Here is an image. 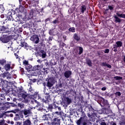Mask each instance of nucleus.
<instances>
[{
  "mask_svg": "<svg viewBox=\"0 0 125 125\" xmlns=\"http://www.w3.org/2000/svg\"><path fill=\"white\" fill-rule=\"evenodd\" d=\"M76 123L77 125H88L87 116L84 112H82V115L79 120L76 121Z\"/></svg>",
  "mask_w": 125,
  "mask_h": 125,
  "instance_id": "1",
  "label": "nucleus"
},
{
  "mask_svg": "<svg viewBox=\"0 0 125 125\" xmlns=\"http://www.w3.org/2000/svg\"><path fill=\"white\" fill-rule=\"evenodd\" d=\"M12 39H13L12 36H8L7 35H4L0 38L1 42H3V43H7V42H9L10 41H11Z\"/></svg>",
  "mask_w": 125,
  "mask_h": 125,
  "instance_id": "2",
  "label": "nucleus"
},
{
  "mask_svg": "<svg viewBox=\"0 0 125 125\" xmlns=\"http://www.w3.org/2000/svg\"><path fill=\"white\" fill-rule=\"evenodd\" d=\"M36 15H37V10L34 9H31L27 16V20L34 19V16H36Z\"/></svg>",
  "mask_w": 125,
  "mask_h": 125,
  "instance_id": "3",
  "label": "nucleus"
},
{
  "mask_svg": "<svg viewBox=\"0 0 125 125\" xmlns=\"http://www.w3.org/2000/svg\"><path fill=\"white\" fill-rule=\"evenodd\" d=\"M101 106L102 107H106V108H108L110 107V105H109V103H108V101L106 100L104 98L101 97Z\"/></svg>",
  "mask_w": 125,
  "mask_h": 125,
  "instance_id": "4",
  "label": "nucleus"
},
{
  "mask_svg": "<svg viewBox=\"0 0 125 125\" xmlns=\"http://www.w3.org/2000/svg\"><path fill=\"white\" fill-rule=\"evenodd\" d=\"M0 86H2V87H8V82L0 78Z\"/></svg>",
  "mask_w": 125,
  "mask_h": 125,
  "instance_id": "5",
  "label": "nucleus"
},
{
  "mask_svg": "<svg viewBox=\"0 0 125 125\" xmlns=\"http://www.w3.org/2000/svg\"><path fill=\"white\" fill-rule=\"evenodd\" d=\"M31 41H32L34 43H38L40 42V38L39 36L37 35H34L31 36L30 38Z\"/></svg>",
  "mask_w": 125,
  "mask_h": 125,
  "instance_id": "6",
  "label": "nucleus"
},
{
  "mask_svg": "<svg viewBox=\"0 0 125 125\" xmlns=\"http://www.w3.org/2000/svg\"><path fill=\"white\" fill-rule=\"evenodd\" d=\"M21 95V96L22 98L23 99V100H22V102L25 104L28 103L30 97H28V95H27L25 93L22 94Z\"/></svg>",
  "mask_w": 125,
  "mask_h": 125,
  "instance_id": "7",
  "label": "nucleus"
},
{
  "mask_svg": "<svg viewBox=\"0 0 125 125\" xmlns=\"http://www.w3.org/2000/svg\"><path fill=\"white\" fill-rule=\"evenodd\" d=\"M20 45V46H21V47H24L25 49H26V50H28V49L30 47V45H29L27 42L23 41L21 42Z\"/></svg>",
  "mask_w": 125,
  "mask_h": 125,
  "instance_id": "8",
  "label": "nucleus"
},
{
  "mask_svg": "<svg viewBox=\"0 0 125 125\" xmlns=\"http://www.w3.org/2000/svg\"><path fill=\"white\" fill-rule=\"evenodd\" d=\"M9 92H10V90H9V89H8V88H7V87H2V89H1L2 93L5 94L6 95H7V94H8Z\"/></svg>",
  "mask_w": 125,
  "mask_h": 125,
  "instance_id": "9",
  "label": "nucleus"
},
{
  "mask_svg": "<svg viewBox=\"0 0 125 125\" xmlns=\"http://www.w3.org/2000/svg\"><path fill=\"white\" fill-rule=\"evenodd\" d=\"M38 53L40 56H42V58H45L46 56V53L43 50H40Z\"/></svg>",
  "mask_w": 125,
  "mask_h": 125,
  "instance_id": "10",
  "label": "nucleus"
},
{
  "mask_svg": "<svg viewBox=\"0 0 125 125\" xmlns=\"http://www.w3.org/2000/svg\"><path fill=\"white\" fill-rule=\"evenodd\" d=\"M5 21H14V19H13V18H12V14L10 13L7 14L6 17Z\"/></svg>",
  "mask_w": 125,
  "mask_h": 125,
  "instance_id": "11",
  "label": "nucleus"
},
{
  "mask_svg": "<svg viewBox=\"0 0 125 125\" xmlns=\"http://www.w3.org/2000/svg\"><path fill=\"white\" fill-rule=\"evenodd\" d=\"M46 81L47 82V87L50 88V87H52L53 86V84L52 83V81L50 79H46Z\"/></svg>",
  "mask_w": 125,
  "mask_h": 125,
  "instance_id": "12",
  "label": "nucleus"
},
{
  "mask_svg": "<svg viewBox=\"0 0 125 125\" xmlns=\"http://www.w3.org/2000/svg\"><path fill=\"white\" fill-rule=\"evenodd\" d=\"M73 40L76 41L77 42H80V41H81V36L78 34L75 33L73 35Z\"/></svg>",
  "mask_w": 125,
  "mask_h": 125,
  "instance_id": "13",
  "label": "nucleus"
},
{
  "mask_svg": "<svg viewBox=\"0 0 125 125\" xmlns=\"http://www.w3.org/2000/svg\"><path fill=\"white\" fill-rule=\"evenodd\" d=\"M53 122L52 124L53 125H60V120L57 118H54L53 120Z\"/></svg>",
  "mask_w": 125,
  "mask_h": 125,
  "instance_id": "14",
  "label": "nucleus"
},
{
  "mask_svg": "<svg viewBox=\"0 0 125 125\" xmlns=\"http://www.w3.org/2000/svg\"><path fill=\"white\" fill-rule=\"evenodd\" d=\"M71 75H72V71L70 70L66 71L64 73V76L66 79H69L71 76Z\"/></svg>",
  "mask_w": 125,
  "mask_h": 125,
  "instance_id": "15",
  "label": "nucleus"
},
{
  "mask_svg": "<svg viewBox=\"0 0 125 125\" xmlns=\"http://www.w3.org/2000/svg\"><path fill=\"white\" fill-rule=\"evenodd\" d=\"M15 30V28L14 27H12L10 29H8L7 30H6L4 33H6V34H13L14 33V31Z\"/></svg>",
  "mask_w": 125,
  "mask_h": 125,
  "instance_id": "16",
  "label": "nucleus"
},
{
  "mask_svg": "<svg viewBox=\"0 0 125 125\" xmlns=\"http://www.w3.org/2000/svg\"><path fill=\"white\" fill-rule=\"evenodd\" d=\"M5 121L4 119H3V115H1L0 116V125H8L6 124H4Z\"/></svg>",
  "mask_w": 125,
  "mask_h": 125,
  "instance_id": "17",
  "label": "nucleus"
},
{
  "mask_svg": "<svg viewBox=\"0 0 125 125\" xmlns=\"http://www.w3.org/2000/svg\"><path fill=\"white\" fill-rule=\"evenodd\" d=\"M31 109H24L23 110H22V112L24 114V116H27V115L29 114H31Z\"/></svg>",
  "mask_w": 125,
  "mask_h": 125,
  "instance_id": "18",
  "label": "nucleus"
},
{
  "mask_svg": "<svg viewBox=\"0 0 125 125\" xmlns=\"http://www.w3.org/2000/svg\"><path fill=\"white\" fill-rule=\"evenodd\" d=\"M11 68V65L9 63L5 64L4 66V69H5V70H6V71H9Z\"/></svg>",
  "mask_w": 125,
  "mask_h": 125,
  "instance_id": "19",
  "label": "nucleus"
},
{
  "mask_svg": "<svg viewBox=\"0 0 125 125\" xmlns=\"http://www.w3.org/2000/svg\"><path fill=\"white\" fill-rule=\"evenodd\" d=\"M32 68H33V66L29 63L25 66V69L28 72H31V71H32L33 69Z\"/></svg>",
  "mask_w": 125,
  "mask_h": 125,
  "instance_id": "20",
  "label": "nucleus"
},
{
  "mask_svg": "<svg viewBox=\"0 0 125 125\" xmlns=\"http://www.w3.org/2000/svg\"><path fill=\"white\" fill-rule=\"evenodd\" d=\"M114 18L115 19L114 22L115 23H120L121 22H122V20H121L120 18H119V17H118V16H114Z\"/></svg>",
  "mask_w": 125,
  "mask_h": 125,
  "instance_id": "21",
  "label": "nucleus"
},
{
  "mask_svg": "<svg viewBox=\"0 0 125 125\" xmlns=\"http://www.w3.org/2000/svg\"><path fill=\"white\" fill-rule=\"evenodd\" d=\"M23 125H31V121L29 119L23 122Z\"/></svg>",
  "mask_w": 125,
  "mask_h": 125,
  "instance_id": "22",
  "label": "nucleus"
},
{
  "mask_svg": "<svg viewBox=\"0 0 125 125\" xmlns=\"http://www.w3.org/2000/svg\"><path fill=\"white\" fill-rule=\"evenodd\" d=\"M86 11V6L84 5H83L81 6V13H84V11Z\"/></svg>",
  "mask_w": 125,
  "mask_h": 125,
  "instance_id": "23",
  "label": "nucleus"
},
{
  "mask_svg": "<svg viewBox=\"0 0 125 125\" xmlns=\"http://www.w3.org/2000/svg\"><path fill=\"white\" fill-rule=\"evenodd\" d=\"M2 76L3 79H5V78H6L8 76H11V75L8 72H5L2 74Z\"/></svg>",
  "mask_w": 125,
  "mask_h": 125,
  "instance_id": "24",
  "label": "nucleus"
},
{
  "mask_svg": "<svg viewBox=\"0 0 125 125\" xmlns=\"http://www.w3.org/2000/svg\"><path fill=\"white\" fill-rule=\"evenodd\" d=\"M42 118L44 121H48V118H49V114L43 115Z\"/></svg>",
  "mask_w": 125,
  "mask_h": 125,
  "instance_id": "25",
  "label": "nucleus"
},
{
  "mask_svg": "<svg viewBox=\"0 0 125 125\" xmlns=\"http://www.w3.org/2000/svg\"><path fill=\"white\" fill-rule=\"evenodd\" d=\"M86 62L89 67H91L92 66V62H91V60H90V59H86Z\"/></svg>",
  "mask_w": 125,
  "mask_h": 125,
  "instance_id": "26",
  "label": "nucleus"
},
{
  "mask_svg": "<svg viewBox=\"0 0 125 125\" xmlns=\"http://www.w3.org/2000/svg\"><path fill=\"white\" fill-rule=\"evenodd\" d=\"M6 64V60L4 59L0 60V65L2 66H4Z\"/></svg>",
  "mask_w": 125,
  "mask_h": 125,
  "instance_id": "27",
  "label": "nucleus"
},
{
  "mask_svg": "<svg viewBox=\"0 0 125 125\" xmlns=\"http://www.w3.org/2000/svg\"><path fill=\"white\" fill-rule=\"evenodd\" d=\"M77 48H78L79 50L78 54H79V55H81V54H82L83 52V49L81 46L77 47Z\"/></svg>",
  "mask_w": 125,
  "mask_h": 125,
  "instance_id": "28",
  "label": "nucleus"
},
{
  "mask_svg": "<svg viewBox=\"0 0 125 125\" xmlns=\"http://www.w3.org/2000/svg\"><path fill=\"white\" fill-rule=\"evenodd\" d=\"M19 2H20V7L19 8V10L20 11H21V12H23L24 11V7H22V2H23V1Z\"/></svg>",
  "mask_w": 125,
  "mask_h": 125,
  "instance_id": "29",
  "label": "nucleus"
},
{
  "mask_svg": "<svg viewBox=\"0 0 125 125\" xmlns=\"http://www.w3.org/2000/svg\"><path fill=\"white\" fill-rule=\"evenodd\" d=\"M6 95L5 94L1 93L0 94V100H4L5 99V96Z\"/></svg>",
  "mask_w": 125,
  "mask_h": 125,
  "instance_id": "30",
  "label": "nucleus"
},
{
  "mask_svg": "<svg viewBox=\"0 0 125 125\" xmlns=\"http://www.w3.org/2000/svg\"><path fill=\"white\" fill-rule=\"evenodd\" d=\"M24 93H26L24 89H23V88L21 87L19 89V94L20 95H21L22 94H23Z\"/></svg>",
  "mask_w": 125,
  "mask_h": 125,
  "instance_id": "31",
  "label": "nucleus"
},
{
  "mask_svg": "<svg viewBox=\"0 0 125 125\" xmlns=\"http://www.w3.org/2000/svg\"><path fill=\"white\" fill-rule=\"evenodd\" d=\"M116 44L117 46H118V47H121V46H122L123 45V42L121 41H117L116 42Z\"/></svg>",
  "mask_w": 125,
  "mask_h": 125,
  "instance_id": "32",
  "label": "nucleus"
},
{
  "mask_svg": "<svg viewBox=\"0 0 125 125\" xmlns=\"http://www.w3.org/2000/svg\"><path fill=\"white\" fill-rule=\"evenodd\" d=\"M68 31L71 33H75L76 32V28L74 27H70L68 29Z\"/></svg>",
  "mask_w": 125,
  "mask_h": 125,
  "instance_id": "33",
  "label": "nucleus"
},
{
  "mask_svg": "<svg viewBox=\"0 0 125 125\" xmlns=\"http://www.w3.org/2000/svg\"><path fill=\"white\" fill-rule=\"evenodd\" d=\"M65 101H66L67 105H69V104H71V103H72V100L68 97L65 98Z\"/></svg>",
  "mask_w": 125,
  "mask_h": 125,
  "instance_id": "34",
  "label": "nucleus"
},
{
  "mask_svg": "<svg viewBox=\"0 0 125 125\" xmlns=\"http://www.w3.org/2000/svg\"><path fill=\"white\" fill-rule=\"evenodd\" d=\"M88 110L89 112H91L92 114H93V113H94L95 111V110H94V109L93 108V107H92V106H91V105H90V106L88 107Z\"/></svg>",
  "mask_w": 125,
  "mask_h": 125,
  "instance_id": "35",
  "label": "nucleus"
},
{
  "mask_svg": "<svg viewBox=\"0 0 125 125\" xmlns=\"http://www.w3.org/2000/svg\"><path fill=\"white\" fill-rule=\"evenodd\" d=\"M20 71L21 73V75H24V74H26V71H25L22 67H20Z\"/></svg>",
  "mask_w": 125,
  "mask_h": 125,
  "instance_id": "36",
  "label": "nucleus"
},
{
  "mask_svg": "<svg viewBox=\"0 0 125 125\" xmlns=\"http://www.w3.org/2000/svg\"><path fill=\"white\" fill-rule=\"evenodd\" d=\"M47 110H48V111H51V110H52V109H53V106H52V104H49L48 105L47 107H46Z\"/></svg>",
  "mask_w": 125,
  "mask_h": 125,
  "instance_id": "37",
  "label": "nucleus"
},
{
  "mask_svg": "<svg viewBox=\"0 0 125 125\" xmlns=\"http://www.w3.org/2000/svg\"><path fill=\"white\" fill-rule=\"evenodd\" d=\"M107 125H117V123L113 121H108Z\"/></svg>",
  "mask_w": 125,
  "mask_h": 125,
  "instance_id": "38",
  "label": "nucleus"
},
{
  "mask_svg": "<svg viewBox=\"0 0 125 125\" xmlns=\"http://www.w3.org/2000/svg\"><path fill=\"white\" fill-rule=\"evenodd\" d=\"M18 106L21 109H23L24 108V104H22V103H20L18 104Z\"/></svg>",
  "mask_w": 125,
  "mask_h": 125,
  "instance_id": "39",
  "label": "nucleus"
},
{
  "mask_svg": "<svg viewBox=\"0 0 125 125\" xmlns=\"http://www.w3.org/2000/svg\"><path fill=\"white\" fill-rule=\"evenodd\" d=\"M74 53L75 55H78V54H79V48H75L74 49Z\"/></svg>",
  "mask_w": 125,
  "mask_h": 125,
  "instance_id": "40",
  "label": "nucleus"
},
{
  "mask_svg": "<svg viewBox=\"0 0 125 125\" xmlns=\"http://www.w3.org/2000/svg\"><path fill=\"white\" fill-rule=\"evenodd\" d=\"M22 63L23 65L25 66V67H26V66H27V65H28L29 62L28 61L24 60L23 61Z\"/></svg>",
  "mask_w": 125,
  "mask_h": 125,
  "instance_id": "41",
  "label": "nucleus"
},
{
  "mask_svg": "<svg viewBox=\"0 0 125 125\" xmlns=\"http://www.w3.org/2000/svg\"><path fill=\"white\" fill-rule=\"evenodd\" d=\"M100 125H107V124H106V122H105V120H101L100 122Z\"/></svg>",
  "mask_w": 125,
  "mask_h": 125,
  "instance_id": "42",
  "label": "nucleus"
},
{
  "mask_svg": "<svg viewBox=\"0 0 125 125\" xmlns=\"http://www.w3.org/2000/svg\"><path fill=\"white\" fill-rule=\"evenodd\" d=\"M15 121H19L20 120V117H19V115L16 114V117H14Z\"/></svg>",
  "mask_w": 125,
  "mask_h": 125,
  "instance_id": "43",
  "label": "nucleus"
},
{
  "mask_svg": "<svg viewBox=\"0 0 125 125\" xmlns=\"http://www.w3.org/2000/svg\"><path fill=\"white\" fill-rule=\"evenodd\" d=\"M32 96L34 97V98L36 99L38 96H39V94L38 92H35L34 94H32Z\"/></svg>",
  "mask_w": 125,
  "mask_h": 125,
  "instance_id": "44",
  "label": "nucleus"
},
{
  "mask_svg": "<svg viewBox=\"0 0 125 125\" xmlns=\"http://www.w3.org/2000/svg\"><path fill=\"white\" fill-rule=\"evenodd\" d=\"M42 46H43V42H41L39 44L38 47H39V48H40V49H42Z\"/></svg>",
  "mask_w": 125,
  "mask_h": 125,
  "instance_id": "45",
  "label": "nucleus"
},
{
  "mask_svg": "<svg viewBox=\"0 0 125 125\" xmlns=\"http://www.w3.org/2000/svg\"><path fill=\"white\" fill-rule=\"evenodd\" d=\"M107 64V63L106 62H103L101 63V65H102V67H106Z\"/></svg>",
  "mask_w": 125,
  "mask_h": 125,
  "instance_id": "46",
  "label": "nucleus"
},
{
  "mask_svg": "<svg viewBox=\"0 0 125 125\" xmlns=\"http://www.w3.org/2000/svg\"><path fill=\"white\" fill-rule=\"evenodd\" d=\"M45 98L47 101H48V99L50 98V95H49V94H47L45 97Z\"/></svg>",
  "mask_w": 125,
  "mask_h": 125,
  "instance_id": "47",
  "label": "nucleus"
},
{
  "mask_svg": "<svg viewBox=\"0 0 125 125\" xmlns=\"http://www.w3.org/2000/svg\"><path fill=\"white\" fill-rule=\"evenodd\" d=\"M32 77H37L39 75V73L37 72H35L32 73Z\"/></svg>",
  "mask_w": 125,
  "mask_h": 125,
  "instance_id": "48",
  "label": "nucleus"
},
{
  "mask_svg": "<svg viewBox=\"0 0 125 125\" xmlns=\"http://www.w3.org/2000/svg\"><path fill=\"white\" fill-rule=\"evenodd\" d=\"M29 80L30 81V82H31V83H36L37 82V79H29Z\"/></svg>",
  "mask_w": 125,
  "mask_h": 125,
  "instance_id": "49",
  "label": "nucleus"
},
{
  "mask_svg": "<svg viewBox=\"0 0 125 125\" xmlns=\"http://www.w3.org/2000/svg\"><path fill=\"white\" fill-rule=\"evenodd\" d=\"M59 21H58V19H57L52 21L53 24H57V23H59Z\"/></svg>",
  "mask_w": 125,
  "mask_h": 125,
  "instance_id": "50",
  "label": "nucleus"
},
{
  "mask_svg": "<svg viewBox=\"0 0 125 125\" xmlns=\"http://www.w3.org/2000/svg\"><path fill=\"white\" fill-rule=\"evenodd\" d=\"M115 95H116V96H121V95H122V94L121 93V92H116L115 93Z\"/></svg>",
  "mask_w": 125,
  "mask_h": 125,
  "instance_id": "51",
  "label": "nucleus"
},
{
  "mask_svg": "<svg viewBox=\"0 0 125 125\" xmlns=\"http://www.w3.org/2000/svg\"><path fill=\"white\" fill-rule=\"evenodd\" d=\"M52 105L53 106V109H56L58 107L55 103L52 104Z\"/></svg>",
  "mask_w": 125,
  "mask_h": 125,
  "instance_id": "52",
  "label": "nucleus"
},
{
  "mask_svg": "<svg viewBox=\"0 0 125 125\" xmlns=\"http://www.w3.org/2000/svg\"><path fill=\"white\" fill-rule=\"evenodd\" d=\"M6 14H2L0 15V18L2 19L5 18V19L6 18Z\"/></svg>",
  "mask_w": 125,
  "mask_h": 125,
  "instance_id": "53",
  "label": "nucleus"
},
{
  "mask_svg": "<svg viewBox=\"0 0 125 125\" xmlns=\"http://www.w3.org/2000/svg\"><path fill=\"white\" fill-rule=\"evenodd\" d=\"M115 79H116V80H123V77H122L121 76H116L115 77Z\"/></svg>",
  "mask_w": 125,
  "mask_h": 125,
  "instance_id": "54",
  "label": "nucleus"
},
{
  "mask_svg": "<svg viewBox=\"0 0 125 125\" xmlns=\"http://www.w3.org/2000/svg\"><path fill=\"white\" fill-rule=\"evenodd\" d=\"M108 9H109L110 10H114V8L113 7V6L111 5H108Z\"/></svg>",
  "mask_w": 125,
  "mask_h": 125,
  "instance_id": "55",
  "label": "nucleus"
},
{
  "mask_svg": "<svg viewBox=\"0 0 125 125\" xmlns=\"http://www.w3.org/2000/svg\"><path fill=\"white\" fill-rule=\"evenodd\" d=\"M110 51V50H109V49H105L104 52V53H109Z\"/></svg>",
  "mask_w": 125,
  "mask_h": 125,
  "instance_id": "56",
  "label": "nucleus"
},
{
  "mask_svg": "<svg viewBox=\"0 0 125 125\" xmlns=\"http://www.w3.org/2000/svg\"><path fill=\"white\" fill-rule=\"evenodd\" d=\"M96 85H102V82L99 81L96 83Z\"/></svg>",
  "mask_w": 125,
  "mask_h": 125,
  "instance_id": "57",
  "label": "nucleus"
},
{
  "mask_svg": "<svg viewBox=\"0 0 125 125\" xmlns=\"http://www.w3.org/2000/svg\"><path fill=\"white\" fill-rule=\"evenodd\" d=\"M42 84H43V86L45 88L46 87V86H47V82L46 83H45V82L43 83Z\"/></svg>",
  "mask_w": 125,
  "mask_h": 125,
  "instance_id": "58",
  "label": "nucleus"
},
{
  "mask_svg": "<svg viewBox=\"0 0 125 125\" xmlns=\"http://www.w3.org/2000/svg\"><path fill=\"white\" fill-rule=\"evenodd\" d=\"M27 77L29 79H31V78H33V75L32 74H27Z\"/></svg>",
  "mask_w": 125,
  "mask_h": 125,
  "instance_id": "59",
  "label": "nucleus"
},
{
  "mask_svg": "<svg viewBox=\"0 0 125 125\" xmlns=\"http://www.w3.org/2000/svg\"><path fill=\"white\" fill-rule=\"evenodd\" d=\"M106 67H107V68H109V69H111L112 68V66L108 63L106 64Z\"/></svg>",
  "mask_w": 125,
  "mask_h": 125,
  "instance_id": "60",
  "label": "nucleus"
},
{
  "mask_svg": "<svg viewBox=\"0 0 125 125\" xmlns=\"http://www.w3.org/2000/svg\"><path fill=\"white\" fill-rule=\"evenodd\" d=\"M42 102H43V103L47 104L48 101L46 100H44V99H43L42 100Z\"/></svg>",
  "mask_w": 125,
  "mask_h": 125,
  "instance_id": "61",
  "label": "nucleus"
},
{
  "mask_svg": "<svg viewBox=\"0 0 125 125\" xmlns=\"http://www.w3.org/2000/svg\"><path fill=\"white\" fill-rule=\"evenodd\" d=\"M48 21H50V18H48L46 19L45 20V22H48Z\"/></svg>",
  "mask_w": 125,
  "mask_h": 125,
  "instance_id": "62",
  "label": "nucleus"
},
{
  "mask_svg": "<svg viewBox=\"0 0 125 125\" xmlns=\"http://www.w3.org/2000/svg\"><path fill=\"white\" fill-rule=\"evenodd\" d=\"M11 75H8L6 78L7 80H10L11 79Z\"/></svg>",
  "mask_w": 125,
  "mask_h": 125,
  "instance_id": "63",
  "label": "nucleus"
},
{
  "mask_svg": "<svg viewBox=\"0 0 125 125\" xmlns=\"http://www.w3.org/2000/svg\"><path fill=\"white\" fill-rule=\"evenodd\" d=\"M16 124H17V125H22V123L20 122H17L16 123Z\"/></svg>",
  "mask_w": 125,
  "mask_h": 125,
  "instance_id": "64",
  "label": "nucleus"
}]
</instances>
